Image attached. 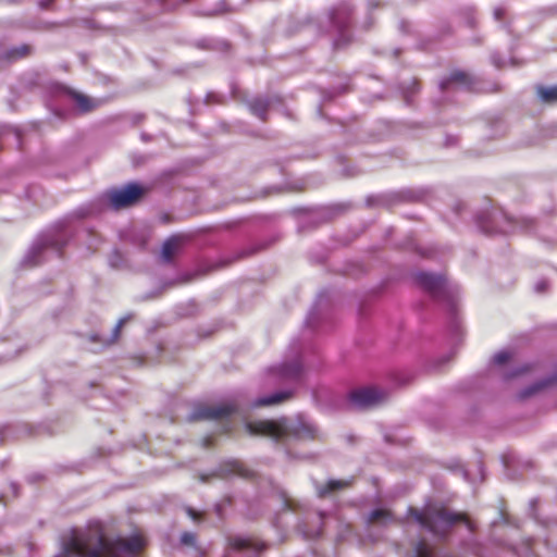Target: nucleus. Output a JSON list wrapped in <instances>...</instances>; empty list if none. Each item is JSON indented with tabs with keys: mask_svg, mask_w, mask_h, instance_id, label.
Masks as SVG:
<instances>
[{
	"mask_svg": "<svg viewBox=\"0 0 557 557\" xmlns=\"http://www.w3.org/2000/svg\"><path fill=\"white\" fill-rule=\"evenodd\" d=\"M554 380H556V381H557V374L554 376Z\"/></svg>",
	"mask_w": 557,
	"mask_h": 557,
	"instance_id": "22",
	"label": "nucleus"
},
{
	"mask_svg": "<svg viewBox=\"0 0 557 557\" xmlns=\"http://www.w3.org/2000/svg\"><path fill=\"white\" fill-rule=\"evenodd\" d=\"M288 397H289V393H287V392L274 393L269 397H261V398L257 399L255 401L253 406L259 407V406L276 405V404H280L281 401L287 399Z\"/></svg>",
	"mask_w": 557,
	"mask_h": 557,
	"instance_id": "9",
	"label": "nucleus"
},
{
	"mask_svg": "<svg viewBox=\"0 0 557 557\" xmlns=\"http://www.w3.org/2000/svg\"><path fill=\"white\" fill-rule=\"evenodd\" d=\"M510 359V354L506 350L498 351L493 357V362L496 364H503Z\"/></svg>",
	"mask_w": 557,
	"mask_h": 557,
	"instance_id": "15",
	"label": "nucleus"
},
{
	"mask_svg": "<svg viewBox=\"0 0 557 557\" xmlns=\"http://www.w3.org/2000/svg\"><path fill=\"white\" fill-rule=\"evenodd\" d=\"M347 485V482L345 481H341V480H330L327 482V490H319V494L320 495H324L327 491H334V490H338V488H342L344 486Z\"/></svg>",
	"mask_w": 557,
	"mask_h": 557,
	"instance_id": "11",
	"label": "nucleus"
},
{
	"mask_svg": "<svg viewBox=\"0 0 557 557\" xmlns=\"http://www.w3.org/2000/svg\"><path fill=\"white\" fill-rule=\"evenodd\" d=\"M414 519L429 531L434 534H442L448 527L458 520L463 519V515L448 513L443 510L426 511L419 513L416 510L410 509Z\"/></svg>",
	"mask_w": 557,
	"mask_h": 557,
	"instance_id": "3",
	"label": "nucleus"
},
{
	"mask_svg": "<svg viewBox=\"0 0 557 557\" xmlns=\"http://www.w3.org/2000/svg\"><path fill=\"white\" fill-rule=\"evenodd\" d=\"M548 383H549V381H543V382L532 385L531 387H529L528 389L522 392L521 397L524 398V397L533 395L534 393H536L537 391H540L541 388L546 386Z\"/></svg>",
	"mask_w": 557,
	"mask_h": 557,
	"instance_id": "14",
	"label": "nucleus"
},
{
	"mask_svg": "<svg viewBox=\"0 0 557 557\" xmlns=\"http://www.w3.org/2000/svg\"><path fill=\"white\" fill-rule=\"evenodd\" d=\"M245 428L251 435H262L274 440L288 438L292 436L306 438L312 437L314 433L311 425L304 422L289 424L286 419L248 422Z\"/></svg>",
	"mask_w": 557,
	"mask_h": 557,
	"instance_id": "2",
	"label": "nucleus"
},
{
	"mask_svg": "<svg viewBox=\"0 0 557 557\" xmlns=\"http://www.w3.org/2000/svg\"><path fill=\"white\" fill-rule=\"evenodd\" d=\"M416 557H434L424 542L418 543L416 546Z\"/></svg>",
	"mask_w": 557,
	"mask_h": 557,
	"instance_id": "12",
	"label": "nucleus"
},
{
	"mask_svg": "<svg viewBox=\"0 0 557 557\" xmlns=\"http://www.w3.org/2000/svg\"><path fill=\"white\" fill-rule=\"evenodd\" d=\"M128 320V317H125V318H122L119 320V322L116 323L114 330H113V337L114 339L119 336V333H120V330L122 327V325Z\"/></svg>",
	"mask_w": 557,
	"mask_h": 557,
	"instance_id": "18",
	"label": "nucleus"
},
{
	"mask_svg": "<svg viewBox=\"0 0 557 557\" xmlns=\"http://www.w3.org/2000/svg\"><path fill=\"white\" fill-rule=\"evenodd\" d=\"M389 517V512L386 511V510H383V509H379V510H373L370 515V520L371 521H375V520H379L381 518L383 519H386Z\"/></svg>",
	"mask_w": 557,
	"mask_h": 557,
	"instance_id": "17",
	"label": "nucleus"
},
{
	"mask_svg": "<svg viewBox=\"0 0 557 557\" xmlns=\"http://www.w3.org/2000/svg\"><path fill=\"white\" fill-rule=\"evenodd\" d=\"M536 95L542 102L554 103L557 102V85L554 86H539Z\"/></svg>",
	"mask_w": 557,
	"mask_h": 557,
	"instance_id": "8",
	"label": "nucleus"
},
{
	"mask_svg": "<svg viewBox=\"0 0 557 557\" xmlns=\"http://www.w3.org/2000/svg\"><path fill=\"white\" fill-rule=\"evenodd\" d=\"M181 541L185 544H193L195 541V537L191 533H184L181 537Z\"/></svg>",
	"mask_w": 557,
	"mask_h": 557,
	"instance_id": "19",
	"label": "nucleus"
},
{
	"mask_svg": "<svg viewBox=\"0 0 557 557\" xmlns=\"http://www.w3.org/2000/svg\"><path fill=\"white\" fill-rule=\"evenodd\" d=\"M145 539L134 534L114 542L106 541L98 529L73 530L64 539L62 550L55 557H132L145 546Z\"/></svg>",
	"mask_w": 557,
	"mask_h": 557,
	"instance_id": "1",
	"label": "nucleus"
},
{
	"mask_svg": "<svg viewBox=\"0 0 557 557\" xmlns=\"http://www.w3.org/2000/svg\"><path fill=\"white\" fill-rule=\"evenodd\" d=\"M536 289L537 290H543L544 289V284H537L536 285Z\"/></svg>",
	"mask_w": 557,
	"mask_h": 557,
	"instance_id": "21",
	"label": "nucleus"
},
{
	"mask_svg": "<svg viewBox=\"0 0 557 557\" xmlns=\"http://www.w3.org/2000/svg\"><path fill=\"white\" fill-rule=\"evenodd\" d=\"M75 101L77 107L84 112L90 110L94 107L91 100L84 95H75Z\"/></svg>",
	"mask_w": 557,
	"mask_h": 557,
	"instance_id": "10",
	"label": "nucleus"
},
{
	"mask_svg": "<svg viewBox=\"0 0 557 557\" xmlns=\"http://www.w3.org/2000/svg\"><path fill=\"white\" fill-rule=\"evenodd\" d=\"M143 188L131 183L124 187L112 189L107 194L109 203L114 209H121L134 205L143 194Z\"/></svg>",
	"mask_w": 557,
	"mask_h": 557,
	"instance_id": "4",
	"label": "nucleus"
},
{
	"mask_svg": "<svg viewBox=\"0 0 557 557\" xmlns=\"http://www.w3.org/2000/svg\"><path fill=\"white\" fill-rule=\"evenodd\" d=\"M233 411V407L228 405L218 406L215 408H208L198 413L199 418L205 419H219L230 414Z\"/></svg>",
	"mask_w": 557,
	"mask_h": 557,
	"instance_id": "6",
	"label": "nucleus"
},
{
	"mask_svg": "<svg viewBox=\"0 0 557 557\" xmlns=\"http://www.w3.org/2000/svg\"><path fill=\"white\" fill-rule=\"evenodd\" d=\"M420 281L421 284H423L425 287L433 288L435 285H437L438 278L431 274H421Z\"/></svg>",
	"mask_w": 557,
	"mask_h": 557,
	"instance_id": "13",
	"label": "nucleus"
},
{
	"mask_svg": "<svg viewBox=\"0 0 557 557\" xmlns=\"http://www.w3.org/2000/svg\"><path fill=\"white\" fill-rule=\"evenodd\" d=\"M465 77H466V75L461 72H455L451 74V78L456 82H463Z\"/></svg>",
	"mask_w": 557,
	"mask_h": 557,
	"instance_id": "20",
	"label": "nucleus"
},
{
	"mask_svg": "<svg viewBox=\"0 0 557 557\" xmlns=\"http://www.w3.org/2000/svg\"><path fill=\"white\" fill-rule=\"evenodd\" d=\"M383 394L376 388L368 387L357 389L350 393L349 401L357 409L370 408L379 404Z\"/></svg>",
	"mask_w": 557,
	"mask_h": 557,
	"instance_id": "5",
	"label": "nucleus"
},
{
	"mask_svg": "<svg viewBox=\"0 0 557 557\" xmlns=\"http://www.w3.org/2000/svg\"><path fill=\"white\" fill-rule=\"evenodd\" d=\"M178 246V238L170 237L169 239H166L161 248V259L164 262H170L173 256L176 253Z\"/></svg>",
	"mask_w": 557,
	"mask_h": 557,
	"instance_id": "7",
	"label": "nucleus"
},
{
	"mask_svg": "<svg viewBox=\"0 0 557 557\" xmlns=\"http://www.w3.org/2000/svg\"><path fill=\"white\" fill-rule=\"evenodd\" d=\"M280 374L283 376H293L296 375L299 372V367L297 364H294L292 367H281L280 368Z\"/></svg>",
	"mask_w": 557,
	"mask_h": 557,
	"instance_id": "16",
	"label": "nucleus"
}]
</instances>
